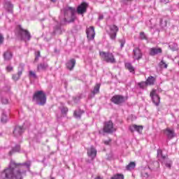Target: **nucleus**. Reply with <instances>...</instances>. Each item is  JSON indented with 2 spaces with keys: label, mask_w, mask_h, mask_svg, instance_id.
Masks as SVG:
<instances>
[{
  "label": "nucleus",
  "mask_w": 179,
  "mask_h": 179,
  "mask_svg": "<svg viewBox=\"0 0 179 179\" xmlns=\"http://www.w3.org/2000/svg\"><path fill=\"white\" fill-rule=\"evenodd\" d=\"M31 163L27 161L24 164H16L11 160L8 168L1 173L2 179H23V176H26V171L30 169Z\"/></svg>",
  "instance_id": "f257e3e1"
},
{
  "label": "nucleus",
  "mask_w": 179,
  "mask_h": 179,
  "mask_svg": "<svg viewBox=\"0 0 179 179\" xmlns=\"http://www.w3.org/2000/svg\"><path fill=\"white\" fill-rule=\"evenodd\" d=\"M62 13H64V17H59V23L55 21L57 25L54 28V31L46 34L47 41L51 40V38L55 34H61L62 33L61 24L66 22L71 23V22H75V19H76V15H75L76 10L74 8L67 6L62 10Z\"/></svg>",
  "instance_id": "f03ea898"
},
{
  "label": "nucleus",
  "mask_w": 179,
  "mask_h": 179,
  "mask_svg": "<svg viewBox=\"0 0 179 179\" xmlns=\"http://www.w3.org/2000/svg\"><path fill=\"white\" fill-rule=\"evenodd\" d=\"M34 101H36L38 106H44L47 103V97L43 91L36 92L34 94Z\"/></svg>",
  "instance_id": "7ed1b4c3"
},
{
  "label": "nucleus",
  "mask_w": 179,
  "mask_h": 179,
  "mask_svg": "<svg viewBox=\"0 0 179 179\" xmlns=\"http://www.w3.org/2000/svg\"><path fill=\"white\" fill-rule=\"evenodd\" d=\"M157 158L159 162H162V164L167 167V169H171V164H173V162L171 160L169 159L167 157L163 155V151H162V150H157Z\"/></svg>",
  "instance_id": "20e7f679"
},
{
  "label": "nucleus",
  "mask_w": 179,
  "mask_h": 179,
  "mask_svg": "<svg viewBox=\"0 0 179 179\" xmlns=\"http://www.w3.org/2000/svg\"><path fill=\"white\" fill-rule=\"evenodd\" d=\"M100 57L103 58V61L108 62L109 64H115V58H114V55L113 53L108 52H100Z\"/></svg>",
  "instance_id": "39448f33"
},
{
  "label": "nucleus",
  "mask_w": 179,
  "mask_h": 179,
  "mask_svg": "<svg viewBox=\"0 0 179 179\" xmlns=\"http://www.w3.org/2000/svg\"><path fill=\"white\" fill-rule=\"evenodd\" d=\"M19 27V36L21 40H23V41H25V43L27 41H30V38H31V35H30V32H29V31L26 29H23L20 26Z\"/></svg>",
  "instance_id": "423d86ee"
},
{
  "label": "nucleus",
  "mask_w": 179,
  "mask_h": 179,
  "mask_svg": "<svg viewBox=\"0 0 179 179\" xmlns=\"http://www.w3.org/2000/svg\"><path fill=\"white\" fill-rule=\"evenodd\" d=\"M114 131H115V128H114L113 122L108 121L105 122V125L103 127L104 132H106L107 134H111V132H114Z\"/></svg>",
  "instance_id": "0eeeda50"
},
{
  "label": "nucleus",
  "mask_w": 179,
  "mask_h": 179,
  "mask_svg": "<svg viewBox=\"0 0 179 179\" xmlns=\"http://www.w3.org/2000/svg\"><path fill=\"white\" fill-rule=\"evenodd\" d=\"M88 6L89 4L87 3H82L77 7V13H78V15H83L84 13H86V12H87Z\"/></svg>",
  "instance_id": "6e6552de"
},
{
  "label": "nucleus",
  "mask_w": 179,
  "mask_h": 179,
  "mask_svg": "<svg viewBox=\"0 0 179 179\" xmlns=\"http://www.w3.org/2000/svg\"><path fill=\"white\" fill-rule=\"evenodd\" d=\"M125 100H127V99L121 95H115L111 99L112 103L115 104H121L125 102Z\"/></svg>",
  "instance_id": "1a4fd4ad"
},
{
  "label": "nucleus",
  "mask_w": 179,
  "mask_h": 179,
  "mask_svg": "<svg viewBox=\"0 0 179 179\" xmlns=\"http://www.w3.org/2000/svg\"><path fill=\"white\" fill-rule=\"evenodd\" d=\"M110 30L109 34L111 40H115V37H117V33H118V27L115 25H110L109 27Z\"/></svg>",
  "instance_id": "9d476101"
},
{
  "label": "nucleus",
  "mask_w": 179,
  "mask_h": 179,
  "mask_svg": "<svg viewBox=\"0 0 179 179\" xmlns=\"http://www.w3.org/2000/svg\"><path fill=\"white\" fill-rule=\"evenodd\" d=\"M150 97L155 106H159V104H160V96L156 94V91L152 90L150 92Z\"/></svg>",
  "instance_id": "9b49d317"
},
{
  "label": "nucleus",
  "mask_w": 179,
  "mask_h": 179,
  "mask_svg": "<svg viewBox=\"0 0 179 179\" xmlns=\"http://www.w3.org/2000/svg\"><path fill=\"white\" fill-rule=\"evenodd\" d=\"M86 34L88 40H94V36H96V33L94 32V27H90L86 29Z\"/></svg>",
  "instance_id": "f8f14e48"
},
{
  "label": "nucleus",
  "mask_w": 179,
  "mask_h": 179,
  "mask_svg": "<svg viewBox=\"0 0 179 179\" xmlns=\"http://www.w3.org/2000/svg\"><path fill=\"white\" fill-rule=\"evenodd\" d=\"M24 131V129L23 127L16 126L13 131V135L15 136V138H19V136H22V134H23Z\"/></svg>",
  "instance_id": "ddd939ff"
},
{
  "label": "nucleus",
  "mask_w": 179,
  "mask_h": 179,
  "mask_svg": "<svg viewBox=\"0 0 179 179\" xmlns=\"http://www.w3.org/2000/svg\"><path fill=\"white\" fill-rule=\"evenodd\" d=\"M87 155L89 157H91V159H94V157L97 156V150H96L94 146H91L87 150Z\"/></svg>",
  "instance_id": "4468645a"
},
{
  "label": "nucleus",
  "mask_w": 179,
  "mask_h": 179,
  "mask_svg": "<svg viewBox=\"0 0 179 179\" xmlns=\"http://www.w3.org/2000/svg\"><path fill=\"white\" fill-rule=\"evenodd\" d=\"M129 130L131 132H135V131H136V132H138V134H142V131H143V127L133 124L129 127Z\"/></svg>",
  "instance_id": "2eb2a0df"
},
{
  "label": "nucleus",
  "mask_w": 179,
  "mask_h": 179,
  "mask_svg": "<svg viewBox=\"0 0 179 179\" xmlns=\"http://www.w3.org/2000/svg\"><path fill=\"white\" fill-rule=\"evenodd\" d=\"M162 48H150L149 54L152 57H154V55H157V54H162Z\"/></svg>",
  "instance_id": "dca6fc26"
},
{
  "label": "nucleus",
  "mask_w": 179,
  "mask_h": 179,
  "mask_svg": "<svg viewBox=\"0 0 179 179\" xmlns=\"http://www.w3.org/2000/svg\"><path fill=\"white\" fill-rule=\"evenodd\" d=\"M133 52L134 59H141V58H142V52H141L140 48H135L133 50Z\"/></svg>",
  "instance_id": "f3484780"
},
{
  "label": "nucleus",
  "mask_w": 179,
  "mask_h": 179,
  "mask_svg": "<svg viewBox=\"0 0 179 179\" xmlns=\"http://www.w3.org/2000/svg\"><path fill=\"white\" fill-rule=\"evenodd\" d=\"M75 64H76V61L75 60V59H71L66 63V68L70 71H72L73 68H75Z\"/></svg>",
  "instance_id": "a211bd4d"
},
{
  "label": "nucleus",
  "mask_w": 179,
  "mask_h": 179,
  "mask_svg": "<svg viewBox=\"0 0 179 179\" xmlns=\"http://www.w3.org/2000/svg\"><path fill=\"white\" fill-rule=\"evenodd\" d=\"M4 7L6 8L8 12H10L12 13V9H13V4L10 3V1H4Z\"/></svg>",
  "instance_id": "6ab92c4d"
},
{
  "label": "nucleus",
  "mask_w": 179,
  "mask_h": 179,
  "mask_svg": "<svg viewBox=\"0 0 179 179\" xmlns=\"http://www.w3.org/2000/svg\"><path fill=\"white\" fill-rule=\"evenodd\" d=\"M48 68V64L47 63H41L37 66L38 72H41V71H45Z\"/></svg>",
  "instance_id": "aec40b11"
},
{
  "label": "nucleus",
  "mask_w": 179,
  "mask_h": 179,
  "mask_svg": "<svg viewBox=\"0 0 179 179\" xmlns=\"http://www.w3.org/2000/svg\"><path fill=\"white\" fill-rule=\"evenodd\" d=\"M166 134L169 139H173V138H174V136H175L174 131L172 129H166Z\"/></svg>",
  "instance_id": "412c9836"
},
{
  "label": "nucleus",
  "mask_w": 179,
  "mask_h": 179,
  "mask_svg": "<svg viewBox=\"0 0 179 179\" xmlns=\"http://www.w3.org/2000/svg\"><path fill=\"white\" fill-rule=\"evenodd\" d=\"M12 57H13L12 52L9 51H7L3 54V58L5 61H9V59H12Z\"/></svg>",
  "instance_id": "4be33fe9"
},
{
  "label": "nucleus",
  "mask_w": 179,
  "mask_h": 179,
  "mask_svg": "<svg viewBox=\"0 0 179 179\" xmlns=\"http://www.w3.org/2000/svg\"><path fill=\"white\" fill-rule=\"evenodd\" d=\"M1 122L2 124H6L8 122V116L5 112H3L1 117Z\"/></svg>",
  "instance_id": "5701e85b"
},
{
  "label": "nucleus",
  "mask_w": 179,
  "mask_h": 179,
  "mask_svg": "<svg viewBox=\"0 0 179 179\" xmlns=\"http://www.w3.org/2000/svg\"><path fill=\"white\" fill-rule=\"evenodd\" d=\"M20 145H15V148H13L12 149L11 151L9 152V155H10V156H12V155H13V153H15V152H20Z\"/></svg>",
  "instance_id": "b1692460"
},
{
  "label": "nucleus",
  "mask_w": 179,
  "mask_h": 179,
  "mask_svg": "<svg viewBox=\"0 0 179 179\" xmlns=\"http://www.w3.org/2000/svg\"><path fill=\"white\" fill-rule=\"evenodd\" d=\"M145 83H147V85H155V77L153 76L148 77Z\"/></svg>",
  "instance_id": "393cba45"
},
{
  "label": "nucleus",
  "mask_w": 179,
  "mask_h": 179,
  "mask_svg": "<svg viewBox=\"0 0 179 179\" xmlns=\"http://www.w3.org/2000/svg\"><path fill=\"white\" fill-rule=\"evenodd\" d=\"M125 67L129 71V72H135V69L131 63H126Z\"/></svg>",
  "instance_id": "a878e982"
},
{
  "label": "nucleus",
  "mask_w": 179,
  "mask_h": 179,
  "mask_svg": "<svg viewBox=\"0 0 179 179\" xmlns=\"http://www.w3.org/2000/svg\"><path fill=\"white\" fill-rule=\"evenodd\" d=\"M20 76H22V71H19L17 74L13 75V80H19Z\"/></svg>",
  "instance_id": "bb28decb"
},
{
  "label": "nucleus",
  "mask_w": 179,
  "mask_h": 179,
  "mask_svg": "<svg viewBox=\"0 0 179 179\" xmlns=\"http://www.w3.org/2000/svg\"><path fill=\"white\" fill-rule=\"evenodd\" d=\"M100 92V84H96V86L94 88V90L92 91V94H97Z\"/></svg>",
  "instance_id": "cd10ccee"
},
{
  "label": "nucleus",
  "mask_w": 179,
  "mask_h": 179,
  "mask_svg": "<svg viewBox=\"0 0 179 179\" xmlns=\"http://www.w3.org/2000/svg\"><path fill=\"white\" fill-rule=\"evenodd\" d=\"M135 162H130L127 166L126 169L127 170L131 171V170H134V169H135Z\"/></svg>",
  "instance_id": "c85d7f7f"
},
{
  "label": "nucleus",
  "mask_w": 179,
  "mask_h": 179,
  "mask_svg": "<svg viewBox=\"0 0 179 179\" xmlns=\"http://www.w3.org/2000/svg\"><path fill=\"white\" fill-rule=\"evenodd\" d=\"M110 179H124V175L122 173H117L113 176Z\"/></svg>",
  "instance_id": "c756f323"
},
{
  "label": "nucleus",
  "mask_w": 179,
  "mask_h": 179,
  "mask_svg": "<svg viewBox=\"0 0 179 179\" xmlns=\"http://www.w3.org/2000/svg\"><path fill=\"white\" fill-rule=\"evenodd\" d=\"M139 38L140 40H148V36H146V34H145V32H141Z\"/></svg>",
  "instance_id": "7c9ffc66"
},
{
  "label": "nucleus",
  "mask_w": 179,
  "mask_h": 179,
  "mask_svg": "<svg viewBox=\"0 0 179 179\" xmlns=\"http://www.w3.org/2000/svg\"><path fill=\"white\" fill-rule=\"evenodd\" d=\"M138 86L141 89H145V87H146L148 86V83L145 82H141L140 83H138Z\"/></svg>",
  "instance_id": "2f4dec72"
},
{
  "label": "nucleus",
  "mask_w": 179,
  "mask_h": 179,
  "mask_svg": "<svg viewBox=\"0 0 179 179\" xmlns=\"http://www.w3.org/2000/svg\"><path fill=\"white\" fill-rule=\"evenodd\" d=\"M160 24H161L162 27H166V26H167V20L164 18L161 20Z\"/></svg>",
  "instance_id": "473e14b6"
},
{
  "label": "nucleus",
  "mask_w": 179,
  "mask_h": 179,
  "mask_svg": "<svg viewBox=\"0 0 179 179\" xmlns=\"http://www.w3.org/2000/svg\"><path fill=\"white\" fill-rule=\"evenodd\" d=\"M29 77L33 78L34 79H37V75H36V73L32 71H29Z\"/></svg>",
  "instance_id": "72a5a7b5"
},
{
  "label": "nucleus",
  "mask_w": 179,
  "mask_h": 179,
  "mask_svg": "<svg viewBox=\"0 0 179 179\" xmlns=\"http://www.w3.org/2000/svg\"><path fill=\"white\" fill-rule=\"evenodd\" d=\"M119 43H120V48H124V45H125V38L119 39Z\"/></svg>",
  "instance_id": "f704fd0d"
},
{
  "label": "nucleus",
  "mask_w": 179,
  "mask_h": 179,
  "mask_svg": "<svg viewBox=\"0 0 179 179\" xmlns=\"http://www.w3.org/2000/svg\"><path fill=\"white\" fill-rule=\"evenodd\" d=\"M80 115H82V112L78 110L74 112V117H76V118H80Z\"/></svg>",
  "instance_id": "c9c22d12"
},
{
  "label": "nucleus",
  "mask_w": 179,
  "mask_h": 179,
  "mask_svg": "<svg viewBox=\"0 0 179 179\" xmlns=\"http://www.w3.org/2000/svg\"><path fill=\"white\" fill-rule=\"evenodd\" d=\"M159 65L162 68L167 69V64H166L163 60L160 62Z\"/></svg>",
  "instance_id": "e433bc0d"
},
{
  "label": "nucleus",
  "mask_w": 179,
  "mask_h": 179,
  "mask_svg": "<svg viewBox=\"0 0 179 179\" xmlns=\"http://www.w3.org/2000/svg\"><path fill=\"white\" fill-rule=\"evenodd\" d=\"M38 58H40V52L38 51L36 52V57H35V62H37L38 61Z\"/></svg>",
  "instance_id": "4c0bfd02"
},
{
  "label": "nucleus",
  "mask_w": 179,
  "mask_h": 179,
  "mask_svg": "<svg viewBox=\"0 0 179 179\" xmlns=\"http://www.w3.org/2000/svg\"><path fill=\"white\" fill-rule=\"evenodd\" d=\"M62 114H66V113H68V108H62Z\"/></svg>",
  "instance_id": "58836bf2"
},
{
  "label": "nucleus",
  "mask_w": 179,
  "mask_h": 179,
  "mask_svg": "<svg viewBox=\"0 0 179 179\" xmlns=\"http://www.w3.org/2000/svg\"><path fill=\"white\" fill-rule=\"evenodd\" d=\"M6 71H7V72H10V71H13V67H12L11 66H8L6 67Z\"/></svg>",
  "instance_id": "ea45409f"
},
{
  "label": "nucleus",
  "mask_w": 179,
  "mask_h": 179,
  "mask_svg": "<svg viewBox=\"0 0 179 179\" xmlns=\"http://www.w3.org/2000/svg\"><path fill=\"white\" fill-rule=\"evenodd\" d=\"M1 103H2L3 104H8V99H7L6 98H3V99H1Z\"/></svg>",
  "instance_id": "a19ab883"
},
{
  "label": "nucleus",
  "mask_w": 179,
  "mask_h": 179,
  "mask_svg": "<svg viewBox=\"0 0 179 179\" xmlns=\"http://www.w3.org/2000/svg\"><path fill=\"white\" fill-rule=\"evenodd\" d=\"M2 43H3V36L0 34V44H2Z\"/></svg>",
  "instance_id": "79ce46f5"
},
{
  "label": "nucleus",
  "mask_w": 179,
  "mask_h": 179,
  "mask_svg": "<svg viewBox=\"0 0 179 179\" xmlns=\"http://www.w3.org/2000/svg\"><path fill=\"white\" fill-rule=\"evenodd\" d=\"M110 142H111V140L105 141L103 142V143H104L105 145H108V144L110 143Z\"/></svg>",
  "instance_id": "37998d69"
},
{
  "label": "nucleus",
  "mask_w": 179,
  "mask_h": 179,
  "mask_svg": "<svg viewBox=\"0 0 179 179\" xmlns=\"http://www.w3.org/2000/svg\"><path fill=\"white\" fill-rule=\"evenodd\" d=\"M174 48H171V49L173 50V51H176V50H177V44H174Z\"/></svg>",
  "instance_id": "c03bdc74"
},
{
  "label": "nucleus",
  "mask_w": 179,
  "mask_h": 179,
  "mask_svg": "<svg viewBox=\"0 0 179 179\" xmlns=\"http://www.w3.org/2000/svg\"><path fill=\"white\" fill-rule=\"evenodd\" d=\"M142 176L148 178V177H149V175L148 173H145V175H143V173H142Z\"/></svg>",
  "instance_id": "a18cd8bd"
},
{
  "label": "nucleus",
  "mask_w": 179,
  "mask_h": 179,
  "mask_svg": "<svg viewBox=\"0 0 179 179\" xmlns=\"http://www.w3.org/2000/svg\"><path fill=\"white\" fill-rule=\"evenodd\" d=\"M103 17H104L103 15H99V20H103Z\"/></svg>",
  "instance_id": "49530a36"
},
{
  "label": "nucleus",
  "mask_w": 179,
  "mask_h": 179,
  "mask_svg": "<svg viewBox=\"0 0 179 179\" xmlns=\"http://www.w3.org/2000/svg\"><path fill=\"white\" fill-rule=\"evenodd\" d=\"M161 2H164V3H167L169 0H161Z\"/></svg>",
  "instance_id": "de8ad7c7"
},
{
  "label": "nucleus",
  "mask_w": 179,
  "mask_h": 179,
  "mask_svg": "<svg viewBox=\"0 0 179 179\" xmlns=\"http://www.w3.org/2000/svg\"><path fill=\"white\" fill-rule=\"evenodd\" d=\"M52 2H55L57 0H50Z\"/></svg>",
  "instance_id": "09e8293b"
},
{
  "label": "nucleus",
  "mask_w": 179,
  "mask_h": 179,
  "mask_svg": "<svg viewBox=\"0 0 179 179\" xmlns=\"http://www.w3.org/2000/svg\"><path fill=\"white\" fill-rule=\"evenodd\" d=\"M170 48H171V44L169 45Z\"/></svg>",
  "instance_id": "8fccbe9b"
},
{
  "label": "nucleus",
  "mask_w": 179,
  "mask_h": 179,
  "mask_svg": "<svg viewBox=\"0 0 179 179\" xmlns=\"http://www.w3.org/2000/svg\"><path fill=\"white\" fill-rule=\"evenodd\" d=\"M52 179H54V178H52Z\"/></svg>",
  "instance_id": "3c124183"
}]
</instances>
